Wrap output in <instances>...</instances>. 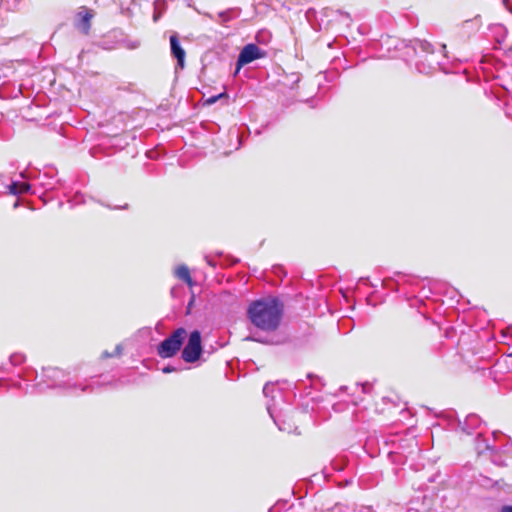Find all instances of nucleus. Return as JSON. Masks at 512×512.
Instances as JSON below:
<instances>
[{"instance_id":"obj_1","label":"nucleus","mask_w":512,"mask_h":512,"mask_svg":"<svg viewBox=\"0 0 512 512\" xmlns=\"http://www.w3.org/2000/svg\"><path fill=\"white\" fill-rule=\"evenodd\" d=\"M283 308V303L276 297L262 298L250 303L247 316L258 329L272 332L281 323Z\"/></svg>"},{"instance_id":"obj_2","label":"nucleus","mask_w":512,"mask_h":512,"mask_svg":"<svg viewBox=\"0 0 512 512\" xmlns=\"http://www.w3.org/2000/svg\"><path fill=\"white\" fill-rule=\"evenodd\" d=\"M305 19L311 25V28L318 32L321 30H344L351 29L352 19L348 13L334 10H326L324 17L317 20V12L315 9L310 8L305 12Z\"/></svg>"},{"instance_id":"obj_3","label":"nucleus","mask_w":512,"mask_h":512,"mask_svg":"<svg viewBox=\"0 0 512 512\" xmlns=\"http://www.w3.org/2000/svg\"><path fill=\"white\" fill-rule=\"evenodd\" d=\"M185 336L186 330L184 328L176 329L157 346V354L164 359L173 357L182 347Z\"/></svg>"},{"instance_id":"obj_4","label":"nucleus","mask_w":512,"mask_h":512,"mask_svg":"<svg viewBox=\"0 0 512 512\" xmlns=\"http://www.w3.org/2000/svg\"><path fill=\"white\" fill-rule=\"evenodd\" d=\"M202 354L201 333L194 330L190 333L188 342L182 350L181 357L187 363L196 362Z\"/></svg>"},{"instance_id":"obj_5","label":"nucleus","mask_w":512,"mask_h":512,"mask_svg":"<svg viewBox=\"0 0 512 512\" xmlns=\"http://www.w3.org/2000/svg\"><path fill=\"white\" fill-rule=\"evenodd\" d=\"M265 56L266 52L260 49L256 44L249 43L245 45L238 55L235 73L237 74L243 66L257 59L264 58Z\"/></svg>"},{"instance_id":"obj_6","label":"nucleus","mask_w":512,"mask_h":512,"mask_svg":"<svg viewBox=\"0 0 512 512\" xmlns=\"http://www.w3.org/2000/svg\"><path fill=\"white\" fill-rule=\"evenodd\" d=\"M124 35L125 34H119L121 38H118L117 34H102V40L100 41L102 49L111 50L120 47L134 49L138 47V42L126 41Z\"/></svg>"},{"instance_id":"obj_7","label":"nucleus","mask_w":512,"mask_h":512,"mask_svg":"<svg viewBox=\"0 0 512 512\" xmlns=\"http://www.w3.org/2000/svg\"><path fill=\"white\" fill-rule=\"evenodd\" d=\"M95 11L86 6H80L74 17V26L80 32H88L91 28V20L95 16Z\"/></svg>"},{"instance_id":"obj_8","label":"nucleus","mask_w":512,"mask_h":512,"mask_svg":"<svg viewBox=\"0 0 512 512\" xmlns=\"http://www.w3.org/2000/svg\"><path fill=\"white\" fill-rule=\"evenodd\" d=\"M170 51L177 61V68L183 69L185 67L186 52L181 46L177 34H171L170 36Z\"/></svg>"},{"instance_id":"obj_9","label":"nucleus","mask_w":512,"mask_h":512,"mask_svg":"<svg viewBox=\"0 0 512 512\" xmlns=\"http://www.w3.org/2000/svg\"><path fill=\"white\" fill-rule=\"evenodd\" d=\"M241 9L238 7L229 8L225 11L219 12L217 14V19L215 20L219 24H221L225 28H229L228 22L240 16Z\"/></svg>"},{"instance_id":"obj_10","label":"nucleus","mask_w":512,"mask_h":512,"mask_svg":"<svg viewBox=\"0 0 512 512\" xmlns=\"http://www.w3.org/2000/svg\"><path fill=\"white\" fill-rule=\"evenodd\" d=\"M174 275H175V277L182 280L189 286H192L193 281L190 276L189 269L186 265H179L178 267H176V269L174 271Z\"/></svg>"},{"instance_id":"obj_11","label":"nucleus","mask_w":512,"mask_h":512,"mask_svg":"<svg viewBox=\"0 0 512 512\" xmlns=\"http://www.w3.org/2000/svg\"><path fill=\"white\" fill-rule=\"evenodd\" d=\"M9 193L13 195L27 193L30 189V185L24 182H12L9 186Z\"/></svg>"},{"instance_id":"obj_12","label":"nucleus","mask_w":512,"mask_h":512,"mask_svg":"<svg viewBox=\"0 0 512 512\" xmlns=\"http://www.w3.org/2000/svg\"><path fill=\"white\" fill-rule=\"evenodd\" d=\"M62 376V371L55 368H49L44 371V377L50 380L52 383L48 384V386H54L56 378H60Z\"/></svg>"},{"instance_id":"obj_13","label":"nucleus","mask_w":512,"mask_h":512,"mask_svg":"<svg viewBox=\"0 0 512 512\" xmlns=\"http://www.w3.org/2000/svg\"><path fill=\"white\" fill-rule=\"evenodd\" d=\"M166 9V1L165 0H155L154 1V14L153 19L154 21H157L162 12Z\"/></svg>"},{"instance_id":"obj_14","label":"nucleus","mask_w":512,"mask_h":512,"mask_svg":"<svg viewBox=\"0 0 512 512\" xmlns=\"http://www.w3.org/2000/svg\"><path fill=\"white\" fill-rule=\"evenodd\" d=\"M122 351H123V347L121 344H118L116 345L114 351L112 353L108 352V351H104L102 354H101V358L102 359H107V358H111V357H115V356H120L122 354Z\"/></svg>"},{"instance_id":"obj_15","label":"nucleus","mask_w":512,"mask_h":512,"mask_svg":"<svg viewBox=\"0 0 512 512\" xmlns=\"http://www.w3.org/2000/svg\"><path fill=\"white\" fill-rule=\"evenodd\" d=\"M419 48L423 52H426V53H434L435 52L434 46L431 43L427 42V41L420 42L419 43Z\"/></svg>"},{"instance_id":"obj_16","label":"nucleus","mask_w":512,"mask_h":512,"mask_svg":"<svg viewBox=\"0 0 512 512\" xmlns=\"http://www.w3.org/2000/svg\"><path fill=\"white\" fill-rule=\"evenodd\" d=\"M223 96H224V93H221V94L216 95V96H212V97H210V98H208L206 100V103L207 104H214L218 99H220Z\"/></svg>"},{"instance_id":"obj_17","label":"nucleus","mask_w":512,"mask_h":512,"mask_svg":"<svg viewBox=\"0 0 512 512\" xmlns=\"http://www.w3.org/2000/svg\"><path fill=\"white\" fill-rule=\"evenodd\" d=\"M478 417L476 415H470L466 419L467 424L475 425L478 422Z\"/></svg>"},{"instance_id":"obj_18","label":"nucleus","mask_w":512,"mask_h":512,"mask_svg":"<svg viewBox=\"0 0 512 512\" xmlns=\"http://www.w3.org/2000/svg\"><path fill=\"white\" fill-rule=\"evenodd\" d=\"M500 512H512V505L502 506Z\"/></svg>"},{"instance_id":"obj_19","label":"nucleus","mask_w":512,"mask_h":512,"mask_svg":"<svg viewBox=\"0 0 512 512\" xmlns=\"http://www.w3.org/2000/svg\"><path fill=\"white\" fill-rule=\"evenodd\" d=\"M268 412H269L270 416L272 417V419L274 420L275 424H276V425H278L279 430H284V428H282V427L278 424L277 420L275 419V417H274V415H273V413H272V411H271V409H270L269 407H268Z\"/></svg>"},{"instance_id":"obj_20","label":"nucleus","mask_w":512,"mask_h":512,"mask_svg":"<svg viewBox=\"0 0 512 512\" xmlns=\"http://www.w3.org/2000/svg\"><path fill=\"white\" fill-rule=\"evenodd\" d=\"M504 4L506 8L512 13V4H510L509 0H504Z\"/></svg>"},{"instance_id":"obj_21","label":"nucleus","mask_w":512,"mask_h":512,"mask_svg":"<svg viewBox=\"0 0 512 512\" xmlns=\"http://www.w3.org/2000/svg\"><path fill=\"white\" fill-rule=\"evenodd\" d=\"M175 369L173 367H170V366H167L165 368H163V372L164 373H170L172 371H174Z\"/></svg>"},{"instance_id":"obj_22","label":"nucleus","mask_w":512,"mask_h":512,"mask_svg":"<svg viewBox=\"0 0 512 512\" xmlns=\"http://www.w3.org/2000/svg\"><path fill=\"white\" fill-rule=\"evenodd\" d=\"M246 340H252V341H257V342H261V343H263V340H261V339H256V338H254V337H247V338H246Z\"/></svg>"},{"instance_id":"obj_23","label":"nucleus","mask_w":512,"mask_h":512,"mask_svg":"<svg viewBox=\"0 0 512 512\" xmlns=\"http://www.w3.org/2000/svg\"><path fill=\"white\" fill-rule=\"evenodd\" d=\"M268 389H269V384H266V385L264 386V388H263V393H264L265 395H267Z\"/></svg>"},{"instance_id":"obj_24","label":"nucleus","mask_w":512,"mask_h":512,"mask_svg":"<svg viewBox=\"0 0 512 512\" xmlns=\"http://www.w3.org/2000/svg\"><path fill=\"white\" fill-rule=\"evenodd\" d=\"M439 49L442 51V52H445V49H446V46L444 44L440 45L439 46Z\"/></svg>"},{"instance_id":"obj_25","label":"nucleus","mask_w":512,"mask_h":512,"mask_svg":"<svg viewBox=\"0 0 512 512\" xmlns=\"http://www.w3.org/2000/svg\"><path fill=\"white\" fill-rule=\"evenodd\" d=\"M264 35H265V34L257 33V39H258V41H262V40L260 39V36H264Z\"/></svg>"},{"instance_id":"obj_26","label":"nucleus","mask_w":512,"mask_h":512,"mask_svg":"<svg viewBox=\"0 0 512 512\" xmlns=\"http://www.w3.org/2000/svg\"><path fill=\"white\" fill-rule=\"evenodd\" d=\"M503 39H504V34H502V39H501V40H500V39H497V42H498L499 44H501V43L503 42Z\"/></svg>"},{"instance_id":"obj_27","label":"nucleus","mask_w":512,"mask_h":512,"mask_svg":"<svg viewBox=\"0 0 512 512\" xmlns=\"http://www.w3.org/2000/svg\"><path fill=\"white\" fill-rule=\"evenodd\" d=\"M477 449H478V453H479V454L483 452V450H482V448L480 447V445H478V446H477Z\"/></svg>"},{"instance_id":"obj_28","label":"nucleus","mask_w":512,"mask_h":512,"mask_svg":"<svg viewBox=\"0 0 512 512\" xmlns=\"http://www.w3.org/2000/svg\"><path fill=\"white\" fill-rule=\"evenodd\" d=\"M257 32L262 33V32H266V31L264 29H259Z\"/></svg>"},{"instance_id":"obj_29","label":"nucleus","mask_w":512,"mask_h":512,"mask_svg":"<svg viewBox=\"0 0 512 512\" xmlns=\"http://www.w3.org/2000/svg\"><path fill=\"white\" fill-rule=\"evenodd\" d=\"M485 449H487V450L490 449V446L488 444L485 445Z\"/></svg>"},{"instance_id":"obj_30","label":"nucleus","mask_w":512,"mask_h":512,"mask_svg":"<svg viewBox=\"0 0 512 512\" xmlns=\"http://www.w3.org/2000/svg\"><path fill=\"white\" fill-rule=\"evenodd\" d=\"M3 2H4V3H7V2H9V0H3Z\"/></svg>"}]
</instances>
